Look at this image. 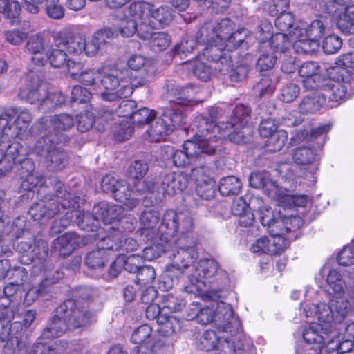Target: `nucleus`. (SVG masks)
Here are the masks:
<instances>
[{"mask_svg": "<svg viewBox=\"0 0 354 354\" xmlns=\"http://www.w3.org/2000/svg\"><path fill=\"white\" fill-rule=\"evenodd\" d=\"M179 212L174 210H167L163 214L161 225L158 227V234L159 239L165 243H171L174 241L179 227Z\"/></svg>", "mask_w": 354, "mask_h": 354, "instance_id": "412c9836", "label": "nucleus"}, {"mask_svg": "<svg viewBox=\"0 0 354 354\" xmlns=\"http://www.w3.org/2000/svg\"><path fill=\"white\" fill-rule=\"evenodd\" d=\"M337 262L343 266H349L354 264V241L344 246L339 253Z\"/></svg>", "mask_w": 354, "mask_h": 354, "instance_id": "338daca9", "label": "nucleus"}, {"mask_svg": "<svg viewBox=\"0 0 354 354\" xmlns=\"http://www.w3.org/2000/svg\"><path fill=\"white\" fill-rule=\"evenodd\" d=\"M265 143V149L268 152H277L281 150L287 141V133L283 130H279L272 136L268 137Z\"/></svg>", "mask_w": 354, "mask_h": 354, "instance_id": "49530a36", "label": "nucleus"}, {"mask_svg": "<svg viewBox=\"0 0 354 354\" xmlns=\"http://www.w3.org/2000/svg\"><path fill=\"white\" fill-rule=\"evenodd\" d=\"M265 39L270 38L269 46L275 52L280 53L281 55L285 53H290L292 46V41L287 33L277 32L270 37V32L266 33Z\"/></svg>", "mask_w": 354, "mask_h": 354, "instance_id": "e433bc0d", "label": "nucleus"}, {"mask_svg": "<svg viewBox=\"0 0 354 354\" xmlns=\"http://www.w3.org/2000/svg\"><path fill=\"white\" fill-rule=\"evenodd\" d=\"M151 333L152 329L150 326L141 325L132 333L131 341L135 344L149 346L152 343Z\"/></svg>", "mask_w": 354, "mask_h": 354, "instance_id": "de8ad7c7", "label": "nucleus"}, {"mask_svg": "<svg viewBox=\"0 0 354 354\" xmlns=\"http://www.w3.org/2000/svg\"><path fill=\"white\" fill-rule=\"evenodd\" d=\"M262 189L268 196L276 200L280 203H281L285 193L287 192L286 189L279 186L276 182L273 181L270 178L268 180Z\"/></svg>", "mask_w": 354, "mask_h": 354, "instance_id": "864d4df0", "label": "nucleus"}, {"mask_svg": "<svg viewBox=\"0 0 354 354\" xmlns=\"http://www.w3.org/2000/svg\"><path fill=\"white\" fill-rule=\"evenodd\" d=\"M325 31L326 28L320 20H315L312 21L310 25L308 24L307 32L308 41L303 43L301 52H304V53H308L315 48L318 47V40L322 37Z\"/></svg>", "mask_w": 354, "mask_h": 354, "instance_id": "bb28decb", "label": "nucleus"}, {"mask_svg": "<svg viewBox=\"0 0 354 354\" xmlns=\"http://www.w3.org/2000/svg\"><path fill=\"white\" fill-rule=\"evenodd\" d=\"M316 151L309 147H299L293 153V160L298 165H311L316 161Z\"/></svg>", "mask_w": 354, "mask_h": 354, "instance_id": "8fccbe9b", "label": "nucleus"}, {"mask_svg": "<svg viewBox=\"0 0 354 354\" xmlns=\"http://www.w3.org/2000/svg\"><path fill=\"white\" fill-rule=\"evenodd\" d=\"M178 223L179 227H178L177 234H179V237L174 240V242L178 241L180 239H183V241H189L192 238H195L191 233L194 224L190 215L184 212H179Z\"/></svg>", "mask_w": 354, "mask_h": 354, "instance_id": "4c0bfd02", "label": "nucleus"}, {"mask_svg": "<svg viewBox=\"0 0 354 354\" xmlns=\"http://www.w3.org/2000/svg\"><path fill=\"white\" fill-rule=\"evenodd\" d=\"M113 241V243H120L121 247L118 250H111V251L132 252L138 248V243L133 238H124L119 230H113L111 234L108 235Z\"/></svg>", "mask_w": 354, "mask_h": 354, "instance_id": "a18cd8bd", "label": "nucleus"}, {"mask_svg": "<svg viewBox=\"0 0 354 354\" xmlns=\"http://www.w3.org/2000/svg\"><path fill=\"white\" fill-rule=\"evenodd\" d=\"M295 17L290 12H282L276 19L275 26L280 32L291 31L294 26Z\"/></svg>", "mask_w": 354, "mask_h": 354, "instance_id": "052dcab7", "label": "nucleus"}, {"mask_svg": "<svg viewBox=\"0 0 354 354\" xmlns=\"http://www.w3.org/2000/svg\"><path fill=\"white\" fill-rule=\"evenodd\" d=\"M150 39L151 47L156 51L165 50L171 42L170 37L163 32L153 33Z\"/></svg>", "mask_w": 354, "mask_h": 354, "instance_id": "69168bd1", "label": "nucleus"}, {"mask_svg": "<svg viewBox=\"0 0 354 354\" xmlns=\"http://www.w3.org/2000/svg\"><path fill=\"white\" fill-rule=\"evenodd\" d=\"M21 173L26 177L23 182V186L27 189H32L39 184H43V176L35 171V163L30 159H25L22 161Z\"/></svg>", "mask_w": 354, "mask_h": 354, "instance_id": "c756f323", "label": "nucleus"}, {"mask_svg": "<svg viewBox=\"0 0 354 354\" xmlns=\"http://www.w3.org/2000/svg\"><path fill=\"white\" fill-rule=\"evenodd\" d=\"M300 218L297 216L278 217L268 227L271 238H285L284 235L299 227Z\"/></svg>", "mask_w": 354, "mask_h": 354, "instance_id": "b1692460", "label": "nucleus"}, {"mask_svg": "<svg viewBox=\"0 0 354 354\" xmlns=\"http://www.w3.org/2000/svg\"><path fill=\"white\" fill-rule=\"evenodd\" d=\"M55 188V198L47 202L37 203L32 205L28 211L33 220L41 224L61 212V209L66 211L63 218L60 221H54L50 227V233L53 234H57L66 228L71 221H74V218L78 223L84 222L86 218V216L76 209L78 207L77 202L72 194L66 191L62 183H56Z\"/></svg>", "mask_w": 354, "mask_h": 354, "instance_id": "f257e3e1", "label": "nucleus"}, {"mask_svg": "<svg viewBox=\"0 0 354 354\" xmlns=\"http://www.w3.org/2000/svg\"><path fill=\"white\" fill-rule=\"evenodd\" d=\"M70 326L67 317L63 314L57 313V308L55 315L49 319L46 326L41 335V339H52L62 336Z\"/></svg>", "mask_w": 354, "mask_h": 354, "instance_id": "5701e85b", "label": "nucleus"}, {"mask_svg": "<svg viewBox=\"0 0 354 354\" xmlns=\"http://www.w3.org/2000/svg\"><path fill=\"white\" fill-rule=\"evenodd\" d=\"M211 170L205 166L195 167L192 171L195 178L196 193L201 198L209 200L216 192L215 181L211 176Z\"/></svg>", "mask_w": 354, "mask_h": 354, "instance_id": "dca6fc26", "label": "nucleus"}, {"mask_svg": "<svg viewBox=\"0 0 354 354\" xmlns=\"http://www.w3.org/2000/svg\"><path fill=\"white\" fill-rule=\"evenodd\" d=\"M52 128L56 131H67L74 125L73 118L68 114L55 115L50 120Z\"/></svg>", "mask_w": 354, "mask_h": 354, "instance_id": "6e6d98bb", "label": "nucleus"}, {"mask_svg": "<svg viewBox=\"0 0 354 354\" xmlns=\"http://www.w3.org/2000/svg\"><path fill=\"white\" fill-rule=\"evenodd\" d=\"M214 323L218 330L224 332H234L232 324H234L236 330L240 326V322L233 317V310L227 304L221 302L214 308Z\"/></svg>", "mask_w": 354, "mask_h": 354, "instance_id": "aec40b11", "label": "nucleus"}, {"mask_svg": "<svg viewBox=\"0 0 354 354\" xmlns=\"http://www.w3.org/2000/svg\"><path fill=\"white\" fill-rule=\"evenodd\" d=\"M56 36L57 46L64 47L68 55L93 57L106 45L108 40L113 38L114 32L109 28L100 29L94 32L88 41L84 35L70 32H59Z\"/></svg>", "mask_w": 354, "mask_h": 354, "instance_id": "f03ea898", "label": "nucleus"}, {"mask_svg": "<svg viewBox=\"0 0 354 354\" xmlns=\"http://www.w3.org/2000/svg\"><path fill=\"white\" fill-rule=\"evenodd\" d=\"M225 50V44L220 40H216L215 42L207 44V46L203 50V55L208 60L221 62L223 65L222 68H219L221 71H227L230 67V61H229L223 50Z\"/></svg>", "mask_w": 354, "mask_h": 354, "instance_id": "a878e982", "label": "nucleus"}, {"mask_svg": "<svg viewBox=\"0 0 354 354\" xmlns=\"http://www.w3.org/2000/svg\"><path fill=\"white\" fill-rule=\"evenodd\" d=\"M330 328H325L319 323H313L305 328L302 332L304 342L312 345V349L321 350L326 344L334 342V335H331Z\"/></svg>", "mask_w": 354, "mask_h": 354, "instance_id": "2eb2a0df", "label": "nucleus"}, {"mask_svg": "<svg viewBox=\"0 0 354 354\" xmlns=\"http://www.w3.org/2000/svg\"><path fill=\"white\" fill-rule=\"evenodd\" d=\"M21 145L17 142H12L7 145V149H0V162L6 161L9 164V167L12 168V166L17 163H22L20 159H18L19 151L21 149Z\"/></svg>", "mask_w": 354, "mask_h": 354, "instance_id": "c03bdc74", "label": "nucleus"}, {"mask_svg": "<svg viewBox=\"0 0 354 354\" xmlns=\"http://www.w3.org/2000/svg\"><path fill=\"white\" fill-rule=\"evenodd\" d=\"M289 244V238L262 236L256 240L250 245V249L253 253H266L274 255L283 251Z\"/></svg>", "mask_w": 354, "mask_h": 354, "instance_id": "6ab92c4d", "label": "nucleus"}, {"mask_svg": "<svg viewBox=\"0 0 354 354\" xmlns=\"http://www.w3.org/2000/svg\"><path fill=\"white\" fill-rule=\"evenodd\" d=\"M155 115L154 111L144 107L135 111L133 114L132 122L136 126L142 127L151 122Z\"/></svg>", "mask_w": 354, "mask_h": 354, "instance_id": "13d9d810", "label": "nucleus"}, {"mask_svg": "<svg viewBox=\"0 0 354 354\" xmlns=\"http://www.w3.org/2000/svg\"><path fill=\"white\" fill-rule=\"evenodd\" d=\"M308 201L306 195H292L287 191L281 201V205L285 207H304Z\"/></svg>", "mask_w": 354, "mask_h": 354, "instance_id": "0e129e2a", "label": "nucleus"}, {"mask_svg": "<svg viewBox=\"0 0 354 354\" xmlns=\"http://www.w3.org/2000/svg\"><path fill=\"white\" fill-rule=\"evenodd\" d=\"M113 241L109 237H102L97 243V249L91 251L85 258L86 266L91 269L102 268L107 261L108 252L111 250H118L121 245L118 243H113Z\"/></svg>", "mask_w": 354, "mask_h": 354, "instance_id": "f3484780", "label": "nucleus"}, {"mask_svg": "<svg viewBox=\"0 0 354 354\" xmlns=\"http://www.w3.org/2000/svg\"><path fill=\"white\" fill-rule=\"evenodd\" d=\"M221 28H224L225 34L227 35L231 30V21L228 19H224L221 22H210L204 24L196 34V42L194 39H189L182 43L178 47V50L185 52H192L198 44L207 45L215 42L221 39L216 35H220Z\"/></svg>", "mask_w": 354, "mask_h": 354, "instance_id": "9d476101", "label": "nucleus"}, {"mask_svg": "<svg viewBox=\"0 0 354 354\" xmlns=\"http://www.w3.org/2000/svg\"><path fill=\"white\" fill-rule=\"evenodd\" d=\"M241 186L242 184L238 178L229 176L220 180L218 190L221 195L228 196L238 194L241 191Z\"/></svg>", "mask_w": 354, "mask_h": 354, "instance_id": "79ce46f5", "label": "nucleus"}, {"mask_svg": "<svg viewBox=\"0 0 354 354\" xmlns=\"http://www.w3.org/2000/svg\"><path fill=\"white\" fill-rule=\"evenodd\" d=\"M67 343L62 340L56 341L53 346H47L41 342L37 343L33 346L35 354H52L55 353H62L66 350Z\"/></svg>", "mask_w": 354, "mask_h": 354, "instance_id": "4d7b16f0", "label": "nucleus"}, {"mask_svg": "<svg viewBox=\"0 0 354 354\" xmlns=\"http://www.w3.org/2000/svg\"><path fill=\"white\" fill-rule=\"evenodd\" d=\"M250 109L243 105L239 104L234 109L230 122H226L225 124H230V128L238 126L239 127H245L248 122Z\"/></svg>", "mask_w": 354, "mask_h": 354, "instance_id": "37998d69", "label": "nucleus"}, {"mask_svg": "<svg viewBox=\"0 0 354 354\" xmlns=\"http://www.w3.org/2000/svg\"><path fill=\"white\" fill-rule=\"evenodd\" d=\"M200 91L199 87L192 84L180 88L172 86L171 92L176 97L175 100H170L169 106L175 107V109L182 110L183 113L185 106H192L202 102L196 97Z\"/></svg>", "mask_w": 354, "mask_h": 354, "instance_id": "a211bd4d", "label": "nucleus"}, {"mask_svg": "<svg viewBox=\"0 0 354 354\" xmlns=\"http://www.w3.org/2000/svg\"><path fill=\"white\" fill-rule=\"evenodd\" d=\"M178 248L176 252L172 254L171 263L165 267V277L164 279L167 281H163L166 285L165 288L169 290L172 288L173 282L170 278L176 274V277L183 274L185 270L191 266L198 258V252L195 247L197 244L195 238H192L189 241H183L180 239L175 242Z\"/></svg>", "mask_w": 354, "mask_h": 354, "instance_id": "39448f33", "label": "nucleus"}, {"mask_svg": "<svg viewBox=\"0 0 354 354\" xmlns=\"http://www.w3.org/2000/svg\"><path fill=\"white\" fill-rule=\"evenodd\" d=\"M160 214L156 210L148 209L144 211L140 218V234L144 236L147 240L153 239L155 236H158V224L160 221Z\"/></svg>", "mask_w": 354, "mask_h": 354, "instance_id": "393cba45", "label": "nucleus"}, {"mask_svg": "<svg viewBox=\"0 0 354 354\" xmlns=\"http://www.w3.org/2000/svg\"><path fill=\"white\" fill-rule=\"evenodd\" d=\"M223 122L225 125L224 127V133L217 132L216 131L215 133H213V137L216 140V142L221 138L225 137L226 136H228L229 140L232 142H234L236 144H241L244 143L246 142V138L243 134V132L241 131V129L243 127H239L237 129L238 126H236L235 127L230 128V124H225V122H219L218 124Z\"/></svg>", "mask_w": 354, "mask_h": 354, "instance_id": "ea45409f", "label": "nucleus"}, {"mask_svg": "<svg viewBox=\"0 0 354 354\" xmlns=\"http://www.w3.org/2000/svg\"><path fill=\"white\" fill-rule=\"evenodd\" d=\"M66 153L57 148L50 149L46 156V167L50 171L63 169L66 167Z\"/></svg>", "mask_w": 354, "mask_h": 354, "instance_id": "72a5a7b5", "label": "nucleus"}, {"mask_svg": "<svg viewBox=\"0 0 354 354\" xmlns=\"http://www.w3.org/2000/svg\"><path fill=\"white\" fill-rule=\"evenodd\" d=\"M48 89L46 83L40 81L37 75L31 73L27 76L26 86L21 89L19 95L30 104L38 103L39 109H41Z\"/></svg>", "mask_w": 354, "mask_h": 354, "instance_id": "4468645a", "label": "nucleus"}, {"mask_svg": "<svg viewBox=\"0 0 354 354\" xmlns=\"http://www.w3.org/2000/svg\"><path fill=\"white\" fill-rule=\"evenodd\" d=\"M129 14L136 20L139 21L137 22V34L138 36L143 39L148 40L153 35V30L158 28V26L156 24L154 21H152L149 17L147 19H144L139 15H134L132 12L129 10Z\"/></svg>", "mask_w": 354, "mask_h": 354, "instance_id": "58836bf2", "label": "nucleus"}, {"mask_svg": "<svg viewBox=\"0 0 354 354\" xmlns=\"http://www.w3.org/2000/svg\"><path fill=\"white\" fill-rule=\"evenodd\" d=\"M330 77L325 80L322 84V91H319L327 101L337 102L346 97L350 86L351 75L346 68L332 67L328 71Z\"/></svg>", "mask_w": 354, "mask_h": 354, "instance_id": "423d86ee", "label": "nucleus"}, {"mask_svg": "<svg viewBox=\"0 0 354 354\" xmlns=\"http://www.w3.org/2000/svg\"><path fill=\"white\" fill-rule=\"evenodd\" d=\"M218 268V263L214 259L200 260L189 274V283L184 287V290L194 295L203 292L208 286L209 279L217 273Z\"/></svg>", "mask_w": 354, "mask_h": 354, "instance_id": "1a4fd4ad", "label": "nucleus"}, {"mask_svg": "<svg viewBox=\"0 0 354 354\" xmlns=\"http://www.w3.org/2000/svg\"><path fill=\"white\" fill-rule=\"evenodd\" d=\"M129 10L144 19L149 17L158 27L168 25L173 19L172 10L167 6L156 8L147 1L135 2L130 4Z\"/></svg>", "mask_w": 354, "mask_h": 354, "instance_id": "ddd939ff", "label": "nucleus"}, {"mask_svg": "<svg viewBox=\"0 0 354 354\" xmlns=\"http://www.w3.org/2000/svg\"><path fill=\"white\" fill-rule=\"evenodd\" d=\"M101 188L104 192L111 193L115 200L122 203L127 210L131 211L139 204L137 198L131 197L132 190L124 180L106 175L102 179Z\"/></svg>", "mask_w": 354, "mask_h": 354, "instance_id": "f8f14e48", "label": "nucleus"}, {"mask_svg": "<svg viewBox=\"0 0 354 354\" xmlns=\"http://www.w3.org/2000/svg\"><path fill=\"white\" fill-rule=\"evenodd\" d=\"M100 84L104 89L101 97L104 101L114 102L119 99L127 98L132 94V88L129 85L128 74L129 69L124 68H109L102 66L98 68Z\"/></svg>", "mask_w": 354, "mask_h": 354, "instance_id": "7ed1b4c3", "label": "nucleus"}, {"mask_svg": "<svg viewBox=\"0 0 354 354\" xmlns=\"http://www.w3.org/2000/svg\"><path fill=\"white\" fill-rule=\"evenodd\" d=\"M233 24L231 21V30L227 35L226 30L221 28L220 35H216L221 39V41L225 44V50L230 51L238 48L247 38L248 30L245 28H241L232 32Z\"/></svg>", "mask_w": 354, "mask_h": 354, "instance_id": "cd10ccee", "label": "nucleus"}, {"mask_svg": "<svg viewBox=\"0 0 354 354\" xmlns=\"http://www.w3.org/2000/svg\"><path fill=\"white\" fill-rule=\"evenodd\" d=\"M184 115L183 111L175 109V107L167 106L160 118L153 119L151 122L150 129L147 130V133L153 142H159L173 129L176 127H180L184 123Z\"/></svg>", "mask_w": 354, "mask_h": 354, "instance_id": "6e6552de", "label": "nucleus"}, {"mask_svg": "<svg viewBox=\"0 0 354 354\" xmlns=\"http://www.w3.org/2000/svg\"><path fill=\"white\" fill-rule=\"evenodd\" d=\"M299 87L296 84L290 82L281 89L279 99L283 102L290 103L299 96Z\"/></svg>", "mask_w": 354, "mask_h": 354, "instance_id": "e2e57ef3", "label": "nucleus"}, {"mask_svg": "<svg viewBox=\"0 0 354 354\" xmlns=\"http://www.w3.org/2000/svg\"><path fill=\"white\" fill-rule=\"evenodd\" d=\"M322 9L335 20L337 27L342 33H354V5L345 6L342 0H329Z\"/></svg>", "mask_w": 354, "mask_h": 354, "instance_id": "9b49d317", "label": "nucleus"}, {"mask_svg": "<svg viewBox=\"0 0 354 354\" xmlns=\"http://www.w3.org/2000/svg\"><path fill=\"white\" fill-rule=\"evenodd\" d=\"M324 105H326L324 97L318 91L304 97L299 105V110L303 114L314 113Z\"/></svg>", "mask_w": 354, "mask_h": 354, "instance_id": "7c9ffc66", "label": "nucleus"}, {"mask_svg": "<svg viewBox=\"0 0 354 354\" xmlns=\"http://www.w3.org/2000/svg\"><path fill=\"white\" fill-rule=\"evenodd\" d=\"M156 271L150 266H142L137 273L136 282L142 286L151 284L156 279Z\"/></svg>", "mask_w": 354, "mask_h": 354, "instance_id": "bf43d9fd", "label": "nucleus"}, {"mask_svg": "<svg viewBox=\"0 0 354 354\" xmlns=\"http://www.w3.org/2000/svg\"><path fill=\"white\" fill-rule=\"evenodd\" d=\"M327 284L328 291L335 296H341L345 290L346 283L342 274L335 269L330 270L327 275Z\"/></svg>", "mask_w": 354, "mask_h": 354, "instance_id": "a19ab883", "label": "nucleus"}, {"mask_svg": "<svg viewBox=\"0 0 354 354\" xmlns=\"http://www.w3.org/2000/svg\"><path fill=\"white\" fill-rule=\"evenodd\" d=\"M93 216L95 221H101L103 222L104 227H100L99 230L102 229L105 232H110L111 230H114L113 226L106 225L107 222V203L101 202L95 205L93 208Z\"/></svg>", "mask_w": 354, "mask_h": 354, "instance_id": "5fc2aeb1", "label": "nucleus"}, {"mask_svg": "<svg viewBox=\"0 0 354 354\" xmlns=\"http://www.w3.org/2000/svg\"><path fill=\"white\" fill-rule=\"evenodd\" d=\"M275 89V84L270 77L264 75L253 87L254 93L259 97H262L266 95H270Z\"/></svg>", "mask_w": 354, "mask_h": 354, "instance_id": "603ef678", "label": "nucleus"}, {"mask_svg": "<svg viewBox=\"0 0 354 354\" xmlns=\"http://www.w3.org/2000/svg\"><path fill=\"white\" fill-rule=\"evenodd\" d=\"M222 337H219L214 330H206L199 339L198 347L205 351L216 350L218 342Z\"/></svg>", "mask_w": 354, "mask_h": 354, "instance_id": "3c124183", "label": "nucleus"}, {"mask_svg": "<svg viewBox=\"0 0 354 354\" xmlns=\"http://www.w3.org/2000/svg\"><path fill=\"white\" fill-rule=\"evenodd\" d=\"M189 182L188 176L183 172H172L166 174L162 180L161 189L163 194L173 195L185 189Z\"/></svg>", "mask_w": 354, "mask_h": 354, "instance_id": "4be33fe9", "label": "nucleus"}, {"mask_svg": "<svg viewBox=\"0 0 354 354\" xmlns=\"http://www.w3.org/2000/svg\"><path fill=\"white\" fill-rule=\"evenodd\" d=\"M57 45V36L55 35L53 46L46 50L45 57L47 58L52 67L59 68L65 66L68 57L65 48L58 47Z\"/></svg>", "mask_w": 354, "mask_h": 354, "instance_id": "2f4dec72", "label": "nucleus"}, {"mask_svg": "<svg viewBox=\"0 0 354 354\" xmlns=\"http://www.w3.org/2000/svg\"><path fill=\"white\" fill-rule=\"evenodd\" d=\"M57 312L67 317L70 326L86 327L95 322V313L90 304H83L80 300L68 299L57 308Z\"/></svg>", "mask_w": 354, "mask_h": 354, "instance_id": "0eeeda50", "label": "nucleus"}, {"mask_svg": "<svg viewBox=\"0 0 354 354\" xmlns=\"http://www.w3.org/2000/svg\"><path fill=\"white\" fill-rule=\"evenodd\" d=\"M154 243L150 246L146 247L142 251V259L146 261H152L158 257L161 253H163L167 250V245L169 243H165L158 239V236H155L153 239Z\"/></svg>", "mask_w": 354, "mask_h": 354, "instance_id": "09e8293b", "label": "nucleus"}, {"mask_svg": "<svg viewBox=\"0 0 354 354\" xmlns=\"http://www.w3.org/2000/svg\"><path fill=\"white\" fill-rule=\"evenodd\" d=\"M157 324V331L162 336H171L180 328V320L174 316L160 315Z\"/></svg>", "mask_w": 354, "mask_h": 354, "instance_id": "c9c22d12", "label": "nucleus"}, {"mask_svg": "<svg viewBox=\"0 0 354 354\" xmlns=\"http://www.w3.org/2000/svg\"><path fill=\"white\" fill-rule=\"evenodd\" d=\"M133 133V128L130 122L123 120L121 123L116 126L114 129L113 136L115 140L118 142H124L129 140Z\"/></svg>", "mask_w": 354, "mask_h": 354, "instance_id": "680f3d73", "label": "nucleus"}, {"mask_svg": "<svg viewBox=\"0 0 354 354\" xmlns=\"http://www.w3.org/2000/svg\"><path fill=\"white\" fill-rule=\"evenodd\" d=\"M149 169L147 163L144 160H135L129 167L130 180L142 178Z\"/></svg>", "mask_w": 354, "mask_h": 354, "instance_id": "774afa93", "label": "nucleus"}, {"mask_svg": "<svg viewBox=\"0 0 354 354\" xmlns=\"http://www.w3.org/2000/svg\"><path fill=\"white\" fill-rule=\"evenodd\" d=\"M27 50L32 54V62L38 66H41L46 61L43 52H46L44 39L37 35L32 37L26 44Z\"/></svg>", "mask_w": 354, "mask_h": 354, "instance_id": "473e14b6", "label": "nucleus"}, {"mask_svg": "<svg viewBox=\"0 0 354 354\" xmlns=\"http://www.w3.org/2000/svg\"><path fill=\"white\" fill-rule=\"evenodd\" d=\"M293 27L291 31H289L288 34L292 43L295 41L292 47L296 52L304 53V52H301V46H303L304 41H308L307 32L308 24L299 21Z\"/></svg>", "mask_w": 354, "mask_h": 354, "instance_id": "f704fd0d", "label": "nucleus"}, {"mask_svg": "<svg viewBox=\"0 0 354 354\" xmlns=\"http://www.w3.org/2000/svg\"><path fill=\"white\" fill-rule=\"evenodd\" d=\"M199 122L198 132L199 136L203 138L199 140H187L184 142L183 149L187 153L192 162L201 154L212 155L215 153L216 149V140L213 137V133L216 131L223 133L225 124L221 122L214 124L211 120L208 122L203 117L196 118Z\"/></svg>", "mask_w": 354, "mask_h": 354, "instance_id": "20e7f679", "label": "nucleus"}, {"mask_svg": "<svg viewBox=\"0 0 354 354\" xmlns=\"http://www.w3.org/2000/svg\"><path fill=\"white\" fill-rule=\"evenodd\" d=\"M79 236L73 232H66L54 241L53 249L59 252L60 256L69 255L78 245Z\"/></svg>", "mask_w": 354, "mask_h": 354, "instance_id": "c85d7f7f", "label": "nucleus"}]
</instances>
